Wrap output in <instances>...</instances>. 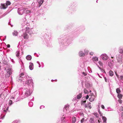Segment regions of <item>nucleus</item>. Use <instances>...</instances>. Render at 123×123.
<instances>
[{
  "mask_svg": "<svg viewBox=\"0 0 123 123\" xmlns=\"http://www.w3.org/2000/svg\"><path fill=\"white\" fill-rule=\"evenodd\" d=\"M117 59L118 62H121L122 56L121 55H117Z\"/></svg>",
  "mask_w": 123,
  "mask_h": 123,
  "instance_id": "f257e3e1",
  "label": "nucleus"
},
{
  "mask_svg": "<svg viewBox=\"0 0 123 123\" xmlns=\"http://www.w3.org/2000/svg\"><path fill=\"white\" fill-rule=\"evenodd\" d=\"M101 56L102 59L104 60H107L108 58V57L106 54L102 55Z\"/></svg>",
  "mask_w": 123,
  "mask_h": 123,
  "instance_id": "f03ea898",
  "label": "nucleus"
},
{
  "mask_svg": "<svg viewBox=\"0 0 123 123\" xmlns=\"http://www.w3.org/2000/svg\"><path fill=\"white\" fill-rule=\"evenodd\" d=\"M0 8L1 9H5L7 7V5L5 3L1 4L0 6Z\"/></svg>",
  "mask_w": 123,
  "mask_h": 123,
  "instance_id": "7ed1b4c3",
  "label": "nucleus"
},
{
  "mask_svg": "<svg viewBox=\"0 0 123 123\" xmlns=\"http://www.w3.org/2000/svg\"><path fill=\"white\" fill-rule=\"evenodd\" d=\"M23 37L24 39H27L28 38L29 36L26 33H25L24 34Z\"/></svg>",
  "mask_w": 123,
  "mask_h": 123,
  "instance_id": "20e7f679",
  "label": "nucleus"
},
{
  "mask_svg": "<svg viewBox=\"0 0 123 123\" xmlns=\"http://www.w3.org/2000/svg\"><path fill=\"white\" fill-rule=\"evenodd\" d=\"M44 0H38V3L39 4L38 7H40L43 2Z\"/></svg>",
  "mask_w": 123,
  "mask_h": 123,
  "instance_id": "39448f33",
  "label": "nucleus"
},
{
  "mask_svg": "<svg viewBox=\"0 0 123 123\" xmlns=\"http://www.w3.org/2000/svg\"><path fill=\"white\" fill-rule=\"evenodd\" d=\"M79 55L80 56H84L85 55V54L82 51H80L79 53Z\"/></svg>",
  "mask_w": 123,
  "mask_h": 123,
  "instance_id": "423d86ee",
  "label": "nucleus"
},
{
  "mask_svg": "<svg viewBox=\"0 0 123 123\" xmlns=\"http://www.w3.org/2000/svg\"><path fill=\"white\" fill-rule=\"evenodd\" d=\"M91 103H89L88 104H86L85 105V107L86 108H88L90 109L91 108V106L90 105Z\"/></svg>",
  "mask_w": 123,
  "mask_h": 123,
  "instance_id": "0eeeda50",
  "label": "nucleus"
},
{
  "mask_svg": "<svg viewBox=\"0 0 123 123\" xmlns=\"http://www.w3.org/2000/svg\"><path fill=\"white\" fill-rule=\"evenodd\" d=\"M94 96L93 95H92L91 97L89 98V100L90 102H92V101H94Z\"/></svg>",
  "mask_w": 123,
  "mask_h": 123,
  "instance_id": "6e6552de",
  "label": "nucleus"
},
{
  "mask_svg": "<svg viewBox=\"0 0 123 123\" xmlns=\"http://www.w3.org/2000/svg\"><path fill=\"white\" fill-rule=\"evenodd\" d=\"M31 94V93L30 91L29 90H27L25 92V95L27 96L30 95Z\"/></svg>",
  "mask_w": 123,
  "mask_h": 123,
  "instance_id": "1a4fd4ad",
  "label": "nucleus"
},
{
  "mask_svg": "<svg viewBox=\"0 0 123 123\" xmlns=\"http://www.w3.org/2000/svg\"><path fill=\"white\" fill-rule=\"evenodd\" d=\"M32 80L31 79L29 80H27L26 81V83H27L28 84H32Z\"/></svg>",
  "mask_w": 123,
  "mask_h": 123,
  "instance_id": "9d476101",
  "label": "nucleus"
},
{
  "mask_svg": "<svg viewBox=\"0 0 123 123\" xmlns=\"http://www.w3.org/2000/svg\"><path fill=\"white\" fill-rule=\"evenodd\" d=\"M30 64L29 66V68L30 69L32 70L33 68V64L32 63H30Z\"/></svg>",
  "mask_w": 123,
  "mask_h": 123,
  "instance_id": "9b49d317",
  "label": "nucleus"
},
{
  "mask_svg": "<svg viewBox=\"0 0 123 123\" xmlns=\"http://www.w3.org/2000/svg\"><path fill=\"white\" fill-rule=\"evenodd\" d=\"M7 73L10 74L11 75V74H12V70L11 68H8L7 70Z\"/></svg>",
  "mask_w": 123,
  "mask_h": 123,
  "instance_id": "f8f14e48",
  "label": "nucleus"
},
{
  "mask_svg": "<svg viewBox=\"0 0 123 123\" xmlns=\"http://www.w3.org/2000/svg\"><path fill=\"white\" fill-rule=\"evenodd\" d=\"M82 97V93H80L77 96V99H80Z\"/></svg>",
  "mask_w": 123,
  "mask_h": 123,
  "instance_id": "ddd939ff",
  "label": "nucleus"
},
{
  "mask_svg": "<svg viewBox=\"0 0 123 123\" xmlns=\"http://www.w3.org/2000/svg\"><path fill=\"white\" fill-rule=\"evenodd\" d=\"M92 59L94 62H95L98 61V57H97L95 56L93 57L92 58Z\"/></svg>",
  "mask_w": 123,
  "mask_h": 123,
  "instance_id": "4468645a",
  "label": "nucleus"
},
{
  "mask_svg": "<svg viewBox=\"0 0 123 123\" xmlns=\"http://www.w3.org/2000/svg\"><path fill=\"white\" fill-rule=\"evenodd\" d=\"M26 58L28 60H30L31 59L32 57L30 55H29L26 57Z\"/></svg>",
  "mask_w": 123,
  "mask_h": 123,
  "instance_id": "2eb2a0df",
  "label": "nucleus"
},
{
  "mask_svg": "<svg viewBox=\"0 0 123 123\" xmlns=\"http://www.w3.org/2000/svg\"><path fill=\"white\" fill-rule=\"evenodd\" d=\"M31 31V30L30 28H26V31L25 33H29Z\"/></svg>",
  "mask_w": 123,
  "mask_h": 123,
  "instance_id": "dca6fc26",
  "label": "nucleus"
},
{
  "mask_svg": "<svg viewBox=\"0 0 123 123\" xmlns=\"http://www.w3.org/2000/svg\"><path fill=\"white\" fill-rule=\"evenodd\" d=\"M72 123H75L76 120V118L74 117H73L72 118Z\"/></svg>",
  "mask_w": 123,
  "mask_h": 123,
  "instance_id": "f3484780",
  "label": "nucleus"
},
{
  "mask_svg": "<svg viewBox=\"0 0 123 123\" xmlns=\"http://www.w3.org/2000/svg\"><path fill=\"white\" fill-rule=\"evenodd\" d=\"M117 95V97L119 99H121L122 98L123 95L120 93H119Z\"/></svg>",
  "mask_w": 123,
  "mask_h": 123,
  "instance_id": "a211bd4d",
  "label": "nucleus"
},
{
  "mask_svg": "<svg viewBox=\"0 0 123 123\" xmlns=\"http://www.w3.org/2000/svg\"><path fill=\"white\" fill-rule=\"evenodd\" d=\"M102 118L104 122H106L107 119L104 116L102 117Z\"/></svg>",
  "mask_w": 123,
  "mask_h": 123,
  "instance_id": "6ab92c4d",
  "label": "nucleus"
},
{
  "mask_svg": "<svg viewBox=\"0 0 123 123\" xmlns=\"http://www.w3.org/2000/svg\"><path fill=\"white\" fill-rule=\"evenodd\" d=\"M18 32L17 31H14V32L12 33V34L13 36H17L18 34Z\"/></svg>",
  "mask_w": 123,
  "mask_h": 123,
  "instance_id": "aec40b11",
  "label": "nucleus"
},
{
  "mask_svg": "<svg viewBox=\"0 0 123 123\" xmlns=\"http://www.w3.org/2000/svg\"><path fill=\"white\" fill-rule=\"evenodd\" d=\"M116 91L117 93L118 94L120 93L121 92L120 89L119 88L117 89Z\"/></svg>",
  "mask_w": 123,
  "mask_h": 123,
  "instance_id": "412c9836",
  "label": "nucleus"
},
{
  "mask_svg": "<svg viewBox=\"0 0 123 123\" xmlns=\"http://www.w3.org/2000/svg\"><path fill=\"white\" fill-rule=\"evenodd\" d=\"M84 51L85 55L86 54V55H87L89 52V51L86 49H84Z\"/></svg>",
  "mask_w": 123,
  "mask_h": 123,
  "instance_id": "4be33fe9",
  "label": "nucleus"
},
{
  "mask_svg": "<svg viewBox=\"0 0 123 123\" xmlns=\"http://www.w3.org/2000/svg\"><path fill=\"white\" fill-rule=\"evenodd\" d=\"M109 75L111 76H112L113 75V72L111 70H110L109 72Z\"/></svg>",
  "mask_w": 123,
  "mask_h": 123,
  "instance_id": "5701e85b",
  "label": "nucleus"
},
{
  "mask_svg": "<svg viewBox=\"0 0 123 123\" xmlns=\"http://www.w3.org/2000/svg\"><path fill=\"white\" fill-rule=\"evenodd\" d=\"M119 52L120 53L122 54L123 53V48L120 49L119 50Z\"/></svg>",
  "mask_w": 123,
  "mask_h": 123,
  "instance_id": "b1692460",
  "label": "nucleus"
},
{
  "mask_svg": "<svg viewBox=\"0 0 123 123\" xmlns=\"http://www.w3.org/2000/svg\"><path fill=\"white\" fill-rule=\"evenodd\" d=\"M10 74H9V73H7L6 74V75H5L6 77L7 78H8L10 76Z\"/></svg>",
  "mask_w": 123,
  "mask_h": 123,
  "instance_id": "393cba45",
  "label": "nucleus"
},
{
  "mask_svg": "<svg viewBox=\"0 0 123 123\" xmlns=\"http://www.w3.org/2000/svg\"><path fill=\"white\" fill-rule=\"evenodd\" d=\"M7 5V6H8V5H10L11 3L9 1H7L6 3H5Z\"/></svg>",
  "mask_w": 123,
  "mask_h": 123,
  "instance_id": "a878e982",
  "label": "nucleus"
},
{
  "mask_svg": "<svg viewBox=\"0 0 123 123\" xmlns=\"http://www.w3.org/2000/svg\"><path fill=\"white\" fill-rule=\"evenodd\" d=\"M12 101L11 100H10L9 102V105H11L12 104Z\"/></svg>",
  "mask_w": 123,
  "mask_h": 123,
  "instance_id": "bb28decb",
  "label": "nucleus"
},
{
  "mask_svg": "<svg viewBox=\"0 0 123 123\" xmlns=\"http://www.w3.org/2000/svg\"><path fill=\"white\" fill-rule=\"evenodd\" d=\"M98 63L100 65V66H102L103 65V64L101 61H99Z\"/></svg>",
  "mask_w": 123,
  "mask_h": 123,
  "instance_id": "cd10ccee",
  "label": "nucleus"
},
{
  "mask_svg": "<svg viewBox=\"0 0 123 123\" xmlns=\"http://www.w3.org/2000/svg\"><path fill=\"white\" fill-rule=\"evenodd\" d=\"M86 100H85V101H83V100H82L81 101V104L82 105H83V104H84L86 102Z\"/></svg>",
  "mask_w": 123,
  "mask_h": 123,
  "instance_id": "c85d7f7f",
  "label": "nucleus"
},
{
  "mask_svg": "<svg viewBox=\"0 0 123 123\" xmlns=\"http://www.w3.org/2000/svg\"><path fill=\"white\" fill-rule=\"evenodd\" d=\"M85 89H84V93H86L88 92Z\"/></svg>",
  "mask_w": 123,
  "mask_h": 123,
  "instance_id": "c756f323",
  "label": "nucleus"
},
{
  "mask_svg": "<svg viewBox=\"0 0 123 123\" xmlns=\"http://www.w3.org/2000/svg\"><path fill=\"white\" fill-rule=\"evenodd\" d=\"M94 115L96 117H98V114L97 113H95L94 114Z\"/></svg>",
  "mask_w": 123,
  "mask_h": 123,
  "instance_id": "7c9ffc66",
  "label": "nucleus"
},
{
  "mask_svg": "<svg viewBox=\"0 0 123 123\" xmlns=\"http://www.w3.org/2000/svg\"><path fill=\"white\" fill-rule=\"evenodd\" d=\"M85 119L84 118H82L81 120V123H83Z\"/></svg>",
  "mask_w": 123,
  "mask_h": 123,
  "instance_id": "2f4dec72",
  "label": "nucleus"
},
{
  "mask_svg": "<svg viewBox=\"0 0 123 123\" xmlns=\"http://www.w3.org/2000/svg\"><path fill=\"white\" fill-rule=\"evenodd\" d=\"M99 68L100 69V70H101V71L102 72H105V70L102 69H101V68L100 67H99Z\"/></svg>",
  "mask_w": 123,
  "mask_h": 123,
  "instance_id": "473e14b6",
  "label": "nucleus"
},
{
  "mask_svg": "<svg viewBox=\"0 0 123 123\" xmlns=\"http://www.w3.org/2000/svg\"><path fill=\"white\" fill-rule=\"evenodd\" d=\"M30 12L31 11L28 10H26V13H30Z\"/></svg>",
  "mask_w": 123,
  "mask_h": 123,
  "instance_id": "72a5a7b5",
  "label": "nucleus"
},
{
  "mask_svg": "<svg viewBox=\"0 0 123 123\" xmlns=\"http://www.w3.org/2000/svg\"><path fill=\"white\" fill-rule=\"evenodd\" d=\"M82 74L84 76H86L87 74L86 73H85L84 72H83Z\"/></svg>",
  "mask_w": 123,
  "mask_h": 123,
  "instance_id": "f704fd0d",
  "label": "nucleus"
},
{
  "mask_svg": "<svg viewBox=\"0 0 123 123\" xmlns=\"http://www.w3.org/2000/svg\"><path fill=\"white\" fill-rule=\"evenodd\" d=\"M91 55H92L93 54V52H91L89 53Z\"/></svg>",
  "mask_w": 123,
  "mask_h": 123,
  "instance_id": "c9c22d12",
  "label": "nucleus"
},
{
  "mask_svg": "<svg viewBox=\"0 0 123 123\" xmlns=\"http://www.w3.org/2000/svg\"><path fill=\"white\" fill-rule=\"evenodd\" d=\"M98 112L99 113L100 116H102V114L101 112L99 110L98 111Z\"/></svg>",
  "mask_w": 123,
  "mask_h": 123,
  "instance_id": "e433bc0d",
  "label": "nucleus"
},
{
  "mask_svg": "<svg viewBox=\"0 0 123 123\" xmlns=\"http://www.w3.org/2000/svg\"><path fill=\"white\" fill-rule=\"evenodd\" d=\"M118 101L119 103L121 104L122 103V101L120 99Z\"/></svg>",
  "mask_w": 123,
  "mask_h": 123,
  "instance_id": "4c0bfd02",
  "label": "nucleus"
},
{
  "mask_svg": "<svg viewBox=\"0 0 123 123\" xmlns=\"http://www.w3.org/2000/svg\"><path fill=\"white\" fill-rule=\"evenodd\" d=\"M120 80H123V76H120Z\"/></svg>",
  "mask_w": 123,
  "mask_h": 123,
  "instance_id": "58836bf2",
  "label": "nucleus"
},
{
  "mask_svg": "<svg viewBox=\"0 0 123 123\" xmlns=\"http://www.w3.org/2000/svg\"><path fill=\"white\" fill-rule=\"evenodd\" d=\"M101 107L103 109H105L104 106L103 105H101Z\"/></svg>",
  "mask_w": 123,
  "mask_h": 123,
  "instance_id": "ea45409f",
  "label": "nucleus"
},
{
  "mask_svg": "<svg viewBox=\"0 0 123 123\" xmlns=\"http://www.w3.org/2000/svg\"><path fill=\"white\" fill-rule=\"evenodd\" d=\"M19 52H18V53H17V54H16V56L17 57H18L19 56Z\"/></svg>",
  "mask_w": 123,
  "mask_h": 123,
  "instance_id": "a19ab883",
  "label": "nucleus"
},
{
  "mask_svg": "<svg viewBox=\"0 0 123 123\" xmlns=\"http://www.w3.org/2000/svg\"><path fill=\"white\" fill-rule=\"evenodd\" d=\"M89 96L88 95H87L86 96V99H87L88 98H89Z\"/></svg>",
  "mask_w": 123,
  "mask_h": 123,
  "instance_id": "79ce46f5",
  "label": "nucleus"
},
{
  "mask_svg": "<svg viewBox=\"0 0 123 123\" xmlns=\"http://www.w3.org/2000/svg\"><path fill=\"white\" fill-rule=\"evenodd\" d=\"M7 47L8 48H9L10 47V45L9 44H8L7 45Z\"/></svg>",
  "mask_w": 123,
  "mask_h": 123,
  "instance_id": "37998d69",
  "label": "nucleus"
},
{
  "mask_svg": "<svg viewBox=\"0 0 123 123\" xmlns=\"http://www.w3.org/2000/svg\"><path fill=\"white\" fill-rule=\"evenodd\" d=\"M90 120L92 121H93L94 120V118H90Z\"/></svg>",
  "mask_w": 123,
  "mask_h": 123,
  "instance_id": "c03bdc74",
  "label": "nucleus"
},
{
  "mask_svg": "<svg viewBox=\"0 0 123 123\" xmlns=\"http://www.w3.org/2000/svg\"><path fill=\"white\" fill-rule=\"evenodd\" d=\"M24 75V74L23 73H22L21 74V76H23Z\"/></svg>",
  "mask_w": 123,
  "mask_h": 123,
  "instance_id": "a18cd8bd",
  "label": "nucleus"
},
{
  "mask_svg": "<svg viewBox=\"0 0 123 123\" xmlns=\"http://www.w3.org/2000/svg\"><path fill=\"white\" fill-rule=\"evenodd\" d=\"M65 118V117H64V118H63V117H62V118H61V120H63Z\"/></svg>",
  "mask_w": 123,
  "mask_h": 123,
  "instance_id": "49530a36",
  "label": "nucleus"
},
{
  "mask_svg": "<svg viewBox=\"0 0 123 123\" xmlns=\"http://www.w3.org/2000/svg\"><path fill=\"white\" fill-rule=\"evenodd\" d=\"M2 93L1 94H0V98L1 97V95H2Z\"/></svg>",
  "mask_w": 123,
  "mask_h": 123,
  "instance_id": "de8ad7c7",
  "label": "nucleus"
},
{
  "mask_svg": "<svg viewBox=\"0 0 123 123\" xmlns=\"http://www.w3.org/2000/svg\"><path fill=\"white\" fill-rule=\"evenodd\" d=\"M116 74L117 76H118V75L116 73Z\"/></svg>",
  "mask_w": 123,
  "mask_h": 123,
  "instance_id": "09e8293b",
  "label": "nucleus"
},
{
  "mask_svg": "<svg viewBox=\"0 0 123 123\" xmlns=\"http://www.w3.org/2000/svg\"><path fill=\"white\" fill-rule=\"evenodd\" d=\"M111 57L112 58H113V57L111 56Z\"/></svg>",
  "mask_w": 123,
  "mask_h": 123,
  "instance_id": "8fccbe9b",
  "label": "nucleus"
},
{
  "mask_svg": "<svg viewBox=\"0 0 123 123\" xmlns=\"http://www.w3.org/2000/svg\"><path fill=\"white\" fill-rule=\"evenodd\" d=\"M98 122H99V120H98Z\"/></svg>",
  "mask_w": 123,
  "mask_h": 123,
  "instance_id": "3c124183",
  "label": "nucleus"
},
{
  "mask_svg": "<svg viewBox=\"0 0 123 123\" xmlns=\"http://www.w3.org/2000/svg\"><path fill=\"white\" fill-rule=\"evenodd\" d=\"M91 92V90H90V92Z\"/></svg>",
  "mask_w": 123,
  "mask_h": 123,
  "instance_id": "603ef678",
  "label": "nucleus"
},
{
  "mask_svg": "<svg viewBox=\"0 0 123 123\" xmlns=\"http://www.w3.org/2000/svg\"><path fill=\"white\" fill-rule=\"evenodd\" d=\"M4 111H5V110H4Z\"/></svg>",
  "mask_w": 123,
  "mask_h": 123,
  "instance_id": "864d4df0",
  "label": "nucleus"
}]
</instances>
